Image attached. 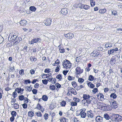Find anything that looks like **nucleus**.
Wrapping results in <instances>:
<instances>
[{
	"mask_svg": "<svg viewBox=\"0 0 122 122\" xmlns=\"http://www.w3.org/2000/svg\"><path fill=\"white\" fill-rule=\"evenodd\" d=\"M96 120L97 122H102L103 118L100 116H97L96 117Z\"/></svg>",
	"mask_w": 122,
	"mask_h": 122,
	"instance_id": "obj_17",
	"label": "nucleus"
},
{
	"mask_svg": "<svg viewBox=\"0 0 122 122\" xmlns=\"http://www.w3.org/2000/svg\"><path fill=\"white\" fill-rule=\"evenodd\" d=\"M107 110L108 111L111 110L112 108L111 106H110L108 105H107Z\"/></svg>",
	"mask_w": 122,
	"mask_h": 122,
	"instance_id": "obj_55",
	"label": "nucleus"
},
{
	"mask_svg": "<svg viewBox=\"0 0 122 122\" xmlns=\"http://www.w3.org/2000/svg\"><path fill=\"white\" fill-rule=\"evenodd\" d=\"M51 20L50 19H47L44 20V24L47 26H49L50 25L51 23Z\"/></svg>",
	"mask_w": 122,
	"mask_h": 122,
	"instance_id": "obj_8",
	"label": "nucleus"
},
{
	"mask_svg": "<svg viewBox=\"0 0 122 122\" xmlns=\"http://www.w3.org/2000/svg\"><path fill=\"white\" fill-rule=\"evenodd\" d=\"M28 114L29 116L32 117L34 116V113L30 111L28 112Z\"/></svg>",
	"mask_w": 122,
	"mask_h": 122,
	"instance_id": "obj_29",
	"label": "nucleus"
},
{
	"mask_svg": "<svg viewBox=\"0 0 122 122\" xmlns=\"http://www.w3.org/2000/svg\"><path fill=\"white\" fill-rule=\"evenodd\" d=\"M83 9H84L86 10H87L90 9V6L87 5H83Z\"/></svg>",
	"mask_w": 122,
	"mask_h": 122,
	"instance_id": "obj_31",
	"label": "nucleus"
},
{
	"mask_svg": "<svg viewBox=\"0 0 122 122\" xmlns=\"http://www.w3.org/2000/svg\"><path fill=\"white\" fill-rule=\"evenodd\" d=\"M87 100L83 99L82 101V105H84L87 106V102H86Z\"/></svg>",
	"mask_w": 122,
	"mask_h": 122,
	"instance_id": "obj_27",
	"label": "nucleus"
},
{
	"mask_svg": "<svg viewBox=\"0 0 122 122\" xmlns=\"http://www.w3.org/2000/svg\"><path fill=\"white\" fill-rule=\"evenodd\" d=\"M94 79V77L92 75H90L89 76V78L88 80L90 81H93Z\"/></svg>",
	"mask_w": 122,
	"mask_h": 122,
	"instance_id": "obj_32",
	"label": "nucleus"
},
{
	"mask_svg": "<svg viewBox=\"0 0 122 122\" xmlns=\"http://www.w3.org/2000/svg\"><path fill=\"white\" fill-rule=\"evenodd\" d=\"M60 62V61L58 59H57L55 61V63H54V64H56V65H58L59 64Z\"/></svg>",
	"mask_w": 122,
	"mask_h": 122,
	"instance_id": "obj_63",
	"label": "nucleus"
},
{
	"mask_svg": "<svg viewBox=\"0 0 122 122\" xmlns=\"http://www.w3.org/2000/svg\"><path fill=\"white\" fill-rule=\"evenodd\" d=\"M25 88L27 89L26 91L30 92L32 90V87L31 86H30L29 87L26 86Z\"/></svg>",
	"mask_w": 122,
	"mask_h": 122,
	"instance_id": "obj_28",
	"label": "nucleus"
},
{
	"mask_svg": "<svg viewBox=\"0 0 122 122\" xmlns=\"http://www.w3.org/2000/svg\"><path fill=\"white\" fill-rule=\"evenodd\" d=\"M30 10L33 11H35L36 10V8L34 6H31L30 7Z\"/></svg>",
	"mask_w": 122,
	"mask_h": 122,
	"instance_id": "obj_38",
	"label": "nucleus"
},
{
	"mask_svg": "<svg viewBox=\"0 0 122 122\" xmlns=\"http://www.w3.org/2000/svg\"><path fill=\"white\" fill-rule=\"evenodd\" d=\"M72 35L73 34L72 33H68L65 35V36L68 39H71L72 38Z\"/></svg>",
	"mask_w": 122,
	"mask_h": 122,
	"instance_id": "obj_19",
	"label": "nucleus"
},
{
	"mask_svg": "<svg viewBox=\"0 0 122 122\" xmlns=\"http://www.w3.org/2000/svg\"><path fill=\"white\" fill-rule=\"evenodd\" d=\"M18 97L19 100L20 101L23 100L25 98L24 96L22 95L19 96Z\"/></svg>",
	"mask_w": 122,
	"mask_h": 122,
	"instance_id": "obj_43",
	"label": "nucleus"
},
{
	"mask_svg": "<svg viewBox=\"0 0 122 122\" xmlns=\"http://www.w3.org/2000/svg\"><path fill=\"white\" fill-rule=\"evenodd\" d=\"M42 81L43 83L45 85L47 84L48 82V80L46 79L43 80H42Z\"/></svg>",
	"mask_w": 122,
	"mask_h": 122,
	"instance_id": "obj_57",
	"label": "nucleus"
},
{
	"mask_svg": "<svg viewBox=\"0 0 122 122\" xmlns=\"http://www.w3.org/2000/svg\"><path fill=\"white\" fill-rule=\"evenodd\" d=\"M99 54V52L96 51H94L91 54V55L94 57H96L98 56Z\"/></svg>",
	"mask_w": 122,
	"mask_h": 122,
	"instance_id": "obj_10",
	"label": "nucleus"
},
{
	"mask_svg": "<svg viewBox=\"0 0 122 122\" xmlns=\"http://www.w3.org/2000/svg\"><path fill=\"white\" fill-rule=\"evenodd\" d=\"M20 89V88H17L15 89V91L17 92L18 93H20V94H21L23 93H21V92Z\"/></svg>",
	"mask_w": 122,
	"mask_h": 122,
	"instance_id": "obj_30",
	"label": "nucleus"
},
{
	"mask_svg": "<svg viewBox=\"0 0 122 122\" xmlns=\"http://www.w3.org/2000/svg\"><path fill=\"white\" fill-rule=\"evenodd\" d=\"M51 73H50L48 74V77H47V80L49 82H51L52 81L53 78L51 76Z\"/></svg>",
	"mask_w": 122,
	"mask_h": 122,
	"instance_id": "obj_20",
	"label": "nucleus"
},
{
	"mask_svg": "<svg viewBox=\"0 0 122 122\" xmlns=\"http://www.w3.org/2000/svg\"><path fill=\"white\" fill-rule=\"evenodd\" d=\"M67 13V9L66 8H63L61 11V13L63 15H66Z\"/></svg>",
	"mask_w": 122,
	"mask_h": 122,
	"instance_id": "obj_13",
	"label": "nucleus"
},
{
	"mask_svg": "<svg viewBox=\"0 0 122 122\" xmlns=\"http://www.w3.org/2000/svg\"><path fill=\"white\" fill-rule=\"evenodd\" d=\"M114 52V51L113 49H112L110 50L109 51H108V54L110 55L111 54L113 53Z\"/></svg>",
	"mask_w": 122,
	"mask_h": 122,
	"instance_id": "obj_39",
	"label": "nucleus"
},
{
	"mask_svg": "<svg viewBox=\"0 0 122 122\" xmlns=\"http://www.w3.org/2000/svg\"><path fill=\"white\" fill-rule=\"evenodd\" d=\"M84 80L82 78H79L78 81L80 84L82 83L84 81Z\"/></svg>",
	"mask_w": 122,
	"mask_h": 122,
	"instance_id": "obj_40",
	"label": "nucleus"
},
{
	"mask_svg": "<svg viewBox=\"0 0 122 122\" xmlns=\"http://www.w3.org/2000/svg\"><path fill=\"white\" fill-rule=\"evenodd\" d=\"M61 68V67L60 65L58 66L56 68L55 71L56 72H58L59 71L60 69Z\"/></svg>",
	"mask_w": 122,
	"mask_h": 122,
	"instance_id": "obj_36",
	"label": "nucleus"
},
{
	"mask_svg": "<svg viewBox=\"0 0 122 122\" xmlns=\"http://www.w3.org/2000/svg\"><path fill=\"white\" fill-rule=\"evenodd\" d=\"M19 74L21 76H22L24 74V71L23 70H20L19 71Z\"/></svg>",
	"mask_w": 122,
	"mask_h": 122,
	"instance_id": "obj_47",
	"label": "nucleus"
},
{
	"mask_svg": "<svg viewBox=\"0 0 122 122\" xmlns=\"http://www.w3.org/2000/svg\"><path fill=\"white\" fill-rule=\"evenodd\" d=\"M75 70V76L76 78H78L79 76H80V75L83 72V70L80 67L78 66L76 67Z\"/></svg>",
	"mask_w": 122,
	"mask_h": 122,
	"instance_id": "obj_2",
	"label": "nucleus"
},
{
	"mask_svg": "<svg viewBox=\"0 0 122 122\" xmlns=\"http://www.w3.org/2000/svg\"><path fill=\"white\" fill-rule=\"evenodd\" d=\"M91 99H92V101L94 104H96L97 102V99L92 97H91Z\"/></svg>",
	"mask_w": 122,
	"mask_h": 122,
	"instance_id": "obj_21",
	"label": "nucleus"
},
{
	"mask_svg": "<svg viewBox=\"0 0 122 122\" xmlns=\"http://www.w3.org/2000/svg\"><path fill=\"white\" fill-rule=\"evenodd\" d=\"M92 101V99H88L87 100L86 102H87V106H88L90 104Z\"/></svg>",
	"mask_w": 122,
	"mask_h": 122,
	"instance_id": "obj_60",
	"label": "nucleus"
},
{
	"mask_svg": "<svg viewBox=\"0 0 122 122\" xmlns=\"http://www.w3.org/2000/svg\"><path fill=\"white\" fill-rule=\"evenodd\" d=\"M24 102L25 103H28V99L26 98H24V99H23Z\"/></svg>",
	"mask_w": 122,
	"mask_h": 122,
	"instance_id": "obj_64",
	"label": "nucleus"
},
{
	"mask_svg": "<svg viewBox=\"0 0 122 122\" xmlns=\"http://www.w3.org/2000/svg\"><path fill=\"white\" fill-rule=\"evenodd\" d=\"M27 23L26 20H21L20 21V24L21 25H25Z\"/></svg>",
	"mask_w": 122,
	"mask_h": 122,
	"instance_id": "obj_22",
	"label": "nucleus"
},
{
	"mask_svg": "<svg viewBox=\"0 0 122 122\" xmlns=\"http://www.w3.org/2000/svg\"><path fill=\"white\" fill-rule=\"evenodd\" d=\"M93 112L91 110L88 111L87 112V115L88 118H93L94 116Z\"/></svg>",
	"mask_w": 122,
	"mask_h": 122,
	"instance_id": "obj_7",
	"label": "nucleus"
},
{
	"mask_svg": "<svg viewBox=\"0 0 122 122\" xmlns=\"http://www.w3.org/2000/svg\"><path fill=\"white\" fill-rule=\"evenodd\" d=\"M62 65L64 68L66 69L71 68L72 66V64L68 60L66 59L63 61L62 62Z\"/></svg>",
	"mask_w": 122,
	"mask_h": 122,
	"instance_id": "obj_1",
	"label": "nucleus"
},
{
	"mask_svg": "<svg viewBox=\"0 0 122 122\" xmlns=\"http://www.w3.org/2000/svg\"><path fill=\"white\" fill-rule=\"evenodd\" d=\"M116 119L118 121H120L122 120V117L118 114H116L115 115Z\"/></svg>",
	"mask_w": 122,
	"mask_h": 122,
	"instance_id": "obj_16",
	"label": "nucleus"
},
{
	"mask_svg": "<svg viewBox=\"0 0 122 122\" xmlns=\"http://www.w3.org/2000/svg\"><path fill=\"white\" fill-rule=\"evenodd\" d=\"M110 105L112 108H115L117 107V103L115 101H113L112 102H110Z\"/></svg>",
	"mask_w": 122,
	"mask_h": 122,
	"instance_id": "obj_9",
	"label": "nucleus"
},
{
	"mask_svg": "<svg viewBox=\"0 0 122 122\" xmlns=\"http://www.w3.org/2000/svg\"><path fill=\"white\" fill-rule=\"evenodd\" d=\"M86 111V109L85 108L81 109L80 110V113L79 115L81 118H84L86 117V115L85 112Z\"/></svg>",
	"mask_w": 122,
	"mask_h": 122,
	"instance_id": "obj_3",
	"label": "nucleus"
},
{
	"mask_svg": "<svg viewBox=\"0 0 122 122\" xmlns=\"http://www.w3.org/2000/svg\"><path fill=\"white\" fill-rule=\"evenodd\" d=\"M55 88V86L54 85H50V89H51L52 90H54Z\"/></svg>",
	"mask_w": 122,
	"mask_h": 122,
	"instance_id": "obj_50",
	"label": "nucleus"
},
{
	"mask_svg": "<svg viewBox=\"0 0 122 122\" xmlns=\"http://www.w3.org/2000/svg\"><path fill=\"white\" fill-rule=\"evenodd\" d=\"M61 122H66L68 120L66 118H62L61 119H60Z\"/></svg>",
	"mask_w": 122,
	"mask_h": 122,
	"instance_id": "obj_35",
	"label": "nucleus"
},
{
	"mask_svg": "<svg viewBox=\"0 0 122 122\" xmlns=\"http://www.w3.org/2000/svg\"><path fill=\"white\" fill-rule=\"evenodd\" d=\"M98 91V89L97 88H95L92 91V92L93 94H96V92H97Z\"/></svg>",
	"mask_w": 122,
	"mask_h": 122,
	"instance_id": "obj_34",
	"label": "nucleus"
},
{
	"mask_svg": "<svg viewBox=\"0 0 122 122\" xmlns=\"http://www.w3.org/2000/svg\"><path fill=\"white\" fill-rule=\"evenodd\" d=\"M111 97L113 98V99H115L117 97L116 95L114 93H112L110 95Z\"/></svg>",
	"mask_w": 122,
	"mask_h": 122,
	"instance_id": "obj_33",
	"label": "nucleus"
},
{
	"mask_svg": "<svg viewBox=\"0 0 122 122\" xmlns=\"http://www.w3.org/2000/svg\"><path fill=\"white\" fill-rule=\"evenodd\" d=\"M14 107V108L17 109L19 108V105L16 103H15L13 104Z\"/></svg>",
	"mask_w": 122,
	"mask_h": 122,
	"instance_id": "obj_53",
	"label": "nucleus"
},
{
	"mask_svg": "<svg viewBox=\"0 0 122 122\" xmlns=\"http://www.w3.org/2000/svg\"><path fill=\"white\" fill-rule=\"evenodd\" d=\"M91 97L88 94H83L82 97L84 99L87 100L90 99Z\"/></svg>",
	"mask_w": 122,
	"mask_h": 122,
	"instance_id": "obj_11",
	"label": "nucleus"
},
{
	"mask_svg": "<svg viewBox=\"0 0 122 122\" xmlns=\"http://www.w3.org/2000/svg\"><path fill=\"white\" fill-rule=\"evenodd\" d=\"M16 35H14L10 34L9 35L8 37V39L9 41H13L14 42V40L15 39L16 37Z\"/></svg>",
	"mask_w": 122,
	"mask_h": 122,
	"instance_id": "obj_5",
	"label": "nucleus"
},
{
	"mask_svg": "<svg viewBox=\"0 0 122 122\" xmlns=\"http://www.w3.org/2000/svg\"><path fill=\"white\" fill-rule=\"evenodd\" d=\"M115 58H116L115 57H113L111 58V60L110 61V63L112 65H114V64H115Z\"/></svg>",
	"mask_w": 122,
	"mask_h": 122,
	"instance_id": "obj_12",
	"label": "nucleus"
},
{
	"mask_svg": "<svg viewBox=\"0 0 122 122\" xmlns=\"http://www.w3.org/2000/svg\"><path fill=\"white\" fill-rule=\"evenodd\" d=\"M33 93L34 94H36L37 93V90L35 89H33L32 91Z\"/></svg>",
	"mask_w": 122,
	"mask_h": 122,
	"instance_id": "obj_62",
	"label": "nucleus"
},
{
	"mask_svg": "<svg viewBox=\"0 0 122 122\" xmlns=\"http://www.w3.org/2000/svg\"><path fill=\"white\" fill-rule=\"evenodd\" d=\"M67 79L69 81L72 80L74 79V77H73L69 76L68 77Z\"/></svg>",
	"mask_w": 122,
	"mask_h": 122,
	"instance_id": "obj_45",
	"label": "nucleus"
},
{
	"mask_svg": "<svg viewBox=\"0 0 122 122\" xmlns=\"http://www.w3.org/2000/svg\"><path fill=\"white\" fill-rule=\"evenodd\" d=\"M42 107L41 106L40 104L38 103L37 105L36 108L38 110H40L42 108Z\"/></svg>",
	"mask_w": 122,
	"mask_h": 122,
	"instance_id": "obj_52",
	"label": "nucleus"
},
{
	"mask_svg": "<svg viewBox=\"0 0 122 122\" xmlns=\"http://www.w3.org/2000/svg\"><path fill=\"white\" fill-rule=\"evenodd\" d=\"M56 78L59 81H61L62 79V75L61 74H59L57 75Z\"/></svg>",
	"mask_w": 122,
	"mask_h": 122,
	"instance_id": "obj_24",
	"label": "nucleus"
},
{
	"mask_svg": "<svg viewBox=\"0 0 122 122\" xmlns=\"http://www.w3.org/2000/svg\"><path fill=\"white\" fill-rule=\"evenodd\" d=\"M42 99L45 101H47L48 98L45 95H43L42 96Z\"/></svg>",
	"mask_w": 122,
	"mask_h": 122,
	"instance_id": "obj_37",
	"label": "nucleus"
},
{
	"mask_svg": "<svg viewBox=\"0 0 122 122\" xmlns=\"http://www.w3.org/2000/svg\"><path fill=\"white\" fill-rule=\"evenodd\" d=\"M36 115L38 117H41L42 116V114L41 112L39 111H38L36 113Z\"/></svg>",
	"mask_w": 122,
	"mask_h": 122,
	"instance_id": "obj_54",
	"label": "nucleus"
},
{
	"mask_svg": "<svg viewBox=\"0 0 122 122\" xmlns=\"http://www.w3.org/2000/svg\"><path fill=\"white\" fill-rule=\"evenodd\" d=\"M15 39L14 41V44L15 45L17 44L18 43H19L20 41L22 40V39L21 37H17L16 36V38Z\"/></svg>",
	"mask_w": 122,
	"mask_h": 122,
	"instance_id": "obj_6",
	"label": "nucleus"
},
{
	"mask_svg": "<svg viewBox=\"0 0 122 122\" xmlns=\"http://www.w3.org/2000/svg\"><path fill=\"white\" fill-rule=\"evenodd\" d=\"M87 83L88 86L91 88H93L95 87V85L93 84L91 82L88 81Z\"/></svg>",
	"mask_w": 122,
	"mask_h": 122,
	"instance_id": "obj_18",
	"label": "nucleus"
},
{
	"mask_svg": "<svg viewBox=\"0 0 122 122\" xmlns=\"http://www.w3.org/2000/svg\"><path fill=\"white\" fill-rule=\"evenodd\" d=\"M59 51L60 53H63L65 52V51L64 49L62 47H60L59 48Z\"/></svg>",
	"mask_w": 122,
	"mask_h": 122,
	"instance_id": "obj_44",
	"label": "nucleus"
},
{
	"mask_svg": "<svg viewBox=\"0 0 122 122\" xmlns=\"http://www.w3.org/2000/svg\"><path fill=\"white\" fill-rule=\"evenodd\" d=\"M70 90L71 91L70 92L71 93H72L75 95L77 94V93L76 90L72 88H70Z\"/></svg>",
	"mask_w": 122,
	"mask_h": 122,
	"instance_id": "obj_23",
	"label": "nucleus"
},
{
	"mask_svg": "<svg viewBox=\"0 0 122 122\" xmlns=\"http://www.w3.org/2000/svg\"><path fill=\"white\" fill-rule=\"evenodd\" d=\"M84 5L81 3H79L78 5V7L81 9H83V7Z\"/></svg>",
	"mask_w": 122,
	"mask_h": 122,
	"instance_id": "obj_59",
	"label": "nucleus"
},
{
	"mask_svg": "<svg viewBox=\"0 0 122 122\" xmlns=\"http://www.w3.org/2000/svg\"><path fill=\"white\" fill-rule=\"evenodd\" d=\"M101 106V109L102 110L104 111H107V105L104 104H102L100 105Z\"/></svg>",
	"mask_w": 122,
	"mask_h": 122,
	"instance_id": "obj_14",
	"label": "nucleus"
},
{
	"mask_svg": "<svg viewBox=\"0 0 122 122\" xmlns=\"http://www.w3.org/2000/svg\"><path fill=\"white\" fill-rule=\"evenodd\" d=\"M104 117L106 119L109 120L110 118L109 116L107 113L104 114Z\"/></svg>",
	"mask_w": 122,
	"mask_h": 122,
	"instance_id": "obj_42",
	"label": "nucleus"
},
{
	"mask_svg": "<svg viewBox=\"0 0 122 122\" xmlns=\"http://www.w3.org/2000/svg\"><path fill=\"white\" fill-rule=\"evenodd\" d=\"M106 11V10L105 9H100L99 10V12L100 14H104L105 13Z\"/></svg>",
	"mask_w": 122,
	"mask_h": 122,
	"instance_id": "obj_25",
	"label": "nucleus"
},
{
	"mask_svg": "<svg viewBox=\"0 0 122 122\" xmlns=\"http://www.w3.org/2000/svg\"><path fill=\"white\" fill-rule=\"evenodd\" d=\"M16 114V112L15 111H13L11 113V114L12 116H13L14 117L15 116Z\"/></svg>",
	"mask_w": 122,
	"mask_h": 122,
	"instance_id": "obj_58",
	"label": "nucleus"
},
{
	"mask_svg": "<svg viewBox=\"0 0 122 122\" xmlns=\"http://www.w3.org/2000/svg\"><path fill=\"white\" fill-rule=\"evenodd\" d=\"M112 44L110 42H108L107 43L105 44V47L106 48H108V47H110L112 46Z\"/></svg>",
	"mask_w": 122,
	"mask_h": 122,
	"instance_id": "obj_26",
	"label": "nucleus"
},
{
	"mask_svg": "<svg viewBox=\"0 0 122 122\" xmlns=\"http://www.w3.org/2000/svg\"><path fill=\"white\" fill-rule=\"evenodd\" d=\"M66 102L64 101H62L61 103V105L62 106H64L66 104Z\"/></svg>",
	"mask_w": 122,
	"mask_h": 122,
	"instance_id": "obj_46",
	"label": "nucleus"
},
{
	"mask_svg": "<svg viewBox=\"0 0 122 122\" xmlns=\"http://www.w3.org/2000/svg\"><path fill=\"white\" fill-rule=\"evenodd\" d=\"M73 100L76 102H78L80 101V99L76 97H74L73 98Z\"/></svg>",
	"mask_w": 122,
	"mask_h": 122,
	"instance_id": "obj_49",
	"label": "nucleus"
},
{
	"mask_svg": "<svg viewBox=\"0 0 122 122\" xmlns=\"http://www.w3.org/2000/svg\"><path fill=\"white\" fill-rule=\"evenodd\" d=\"M71 84L73 86L74 88H75L77 85L75 81L72 82L71 83Z\"/></svg>",
	"mask_w": 122,
	"mask_h": 122,
	"instance_id": "obj_61",
	"label": "nucleus"
},
{
	"mask_svg": "<svg viewBox=\"0 0 122 122\" xmlns=\"http://www.w3.org/2000/svg\"><path fill=\"white\" fill-rule=\"evenodd\" d=\"M98 99L100 100H102L103 99L104 96L102 94L99 93L97 95Z\"/></svg>",
	"mask_w": 122,
	"mask_h": 122,
	"instance_id": "obj_15",
	"label": "nucleus"
},
{
	"mask_svg": "<svg viewBox=\"0 0 122 122\" xmlns=\"http://www.w3.org/2000/svg\"><path fill=\"white\" fill-rule=\"evenodd\" d=\"M90 4L92 6H93L95 5V2L93 0H90Z\"/></svg>",
	"mask_w": 122,
	"mask_h": 122,
	"instance_id": "obj_41",
	"label": "nucleus"
},
{
	"mask_svg": "<svg viewBox=\"0 0 122 122\" xmlns=\"http://www.w3.org/2000/svg\"><path fill=\"white\" fill-rule=\"evenodd\" d=\"M50 72L51 69L48 68H46L44 71V72L45 73H49Z\"/></svg>",
	"mask_w": 122,
	"mask_h": 122,
	"instance_id": "obj_48",
	"label": "nucleus"
},
{
	"mask_svg": "<svg viewBox=\"0 0 122 122\" xmlns=\"http://www.w3.org/2000/svg\"><path fill=\"white\" fill-rule=\"evenodd\" d=\"M48 76V74H43L42 77L43 78H47Z\"/></svg>",
	"mask_w": 122,
	"mask_h": 122,
	"instance_id": "obj_56",
	"label": "nucleus"
},
{
	"mask_svg": "<svg viewBox=\"0 0 122 122\" xmlns=\"http://www.w3.org/2000/svg\"><path fill=\"white\" fill-rule=\"evenodd\" d=\"M41 40V39L37 38H34L30 41H29V44H33L34 43H37V42H40Z\"/></svg>",
	"mask_w": 122,
	"mask_h": 122,
	"instance_id": "obj_4",
	"label": "nucleus"
},
{
	"mask_svg": "<svg viewBox=\"0 0 122 122\" xmlns=\"http://www.w3.org/2000/svg\"><path fill=\"white\" fill-rule=\"evenodd\" d=\"M77 103L75 102H71V105L72 106H76L77 105Z\"/></svg>",
	"mask_w": 122,
	"mask_h": 122,
	"instance_id": "obj_51",
	"label": "nucleus"
}]
</instances>
